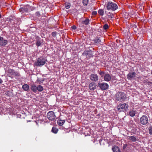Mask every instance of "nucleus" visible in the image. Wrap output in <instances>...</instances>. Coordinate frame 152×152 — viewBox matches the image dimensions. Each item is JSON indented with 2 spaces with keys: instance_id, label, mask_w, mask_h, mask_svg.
Wrapping results in <instances>:
<instances>
[{
  "instance_id": "obj_1",
  "label": "nucleus",
  "mask_w": 152,
  "mask_h": 152,
  "mask_svg": "<svg viewBox=\"0 0 152 152\" xmlns=\"http://www.w3.org/2000/svg\"><path fill=\"white\" fill-rule=\"evenodd\" d=\"M106 7L108 10L114 11L118 9V6L116 3L109 1L106 4Z\"/></svg>"
},
{
  "instance_id": "obj_2",
  "label": "nucleus",
  "mask_w": 152,
  "mask_h": 152,
  "mask_svg": "<svg viewBox=\"0 0 152 152\" xmlns=\"http://www.w3.org/2000/svg\"><path fill=\"white\" fill-rule=\"evenodd\" d=\"M116 99L120 102H122L125 100L126 97L125 93L122 92H118L116 94Z\"/></svg>"
},
{
  "instance_id": "obj_3",
  "label": "nucleus",
  "mask_w": 152,
  "mask_h": 152,
  "mask_svg": "<svg viewBox=\"0 0 152 152\" xmlns=\"http://www.w3.org/2000/svg\"><path fill=\"white\" fill-rule=\"evenodd\" d=\"M128 107L129 105L127 103H120L118 105L117 109L119 112H125L127 111Z\"/></svg>"
},
{
  "instance_id": "obj_4",
  "label": "nucleus",
  "mask_w": 152,
  "mask_h": 152,
  "mask_svg": "<svg viewBox=\"0 0 152 152\" xmlns=\"http://www.w3.org/2000/svg\"><path fill=\"white\" fill-rule=\"evenodd\" d=\"M47 61L46 59L42 57L38 58L35 63V65L37 66H40L44 65Z\"/></svg>"
},
{
  "instance_id": "obj_5",
  "label": "nucleus",
  "mask_w": 152,
  "mask_h": 152,
  "mask_svg": "<svg viewBox=\"0 0 152 152\" xmlns=\"http://www.w3.org/2000/svg\"><path fill=\"white\" fill-rule=\"evenodd\" d=\"M140 123L143 125H146L148 122V116L145 115H143L140 119Z\"/></svg>"
},
{
  "instance_id": "obj_6",
  "label": "nucleus",
  "mask_w": 152,
  "mask_h": 152,
  "mask_svg": "<svg viewBox=\"0 0 152 152\" xmlns=\"http://www.w3.org/2000/svg\"><path fill=\"white\" fill-rule=\"evenodd\" d=\"M48 118L51 121L54 120L56 118V115L52 111H49L47 114Z\"/></svg>"
},
{
  "instance_id": "obj_7",
  "label": "nucleus",
  "mask_w": 152,
  "mask_h": 152,
  "mask_svg": "<svg viewBox=\"0 0 152 152\" xmlns=\"http://www.w3.org/2000/svg\"><path fill=\"white\" fill-rule=\"evenodd\" d=\"M98 86L102 90L107 89L109 87L108 84L105 83H99Z\"/></svg>"
},
{
  "instance_id": "obj_8",
  "label": "nucleus",
  "mask_w": 152,
  "mask_h": 152,
  "mask_svg": "<svg viewBox=\"0 0 152 152\" xmlns=\"http://www.w3.org/2000/svg\"><path fill=\"white\" fill-rule=\"evenodd\" d=\"M7 72L10 75L18 77L20 75L19 73L16 71H15L13 69H9L7 71Z\"/></svg>"
},
{
  "instance_id": "obj_9",
  "label": "nucleus",
  "mask_w": 152,
  "mask_h": 152,
  "mask_svg": "<svg viewBox=\"0 0 152 152\" xmlns=\"http://www.w3.org/2000/svg\"><path fill=\"white\" fill-rule=\"evenodd\" d=\"M93 52L91 50L86 51L84 52V53L83 54V55L85 56L86 58L88 59L90 57H91L93 55Z\"/></svg>"
},
{
  "instance_id": "obj_10",
  "label": "nucleus",
  "mask_w": 152,
  "mask_h": 152,
  "mask_svg": "<svg viewBox=\"0 0 152 152\" xmlns=\"http://www.w3.org/2000/svg\"><path fill=\"white\" fill-rule=\"evenodd\" d=\"M9 23L12 25H13L17 24V22L14 16H11L10 18Z\"/></svg>"
},
{
  "instance_id": "obj_11",
  "label": "nucleus",
  "mask_w": 152,
  "mask_h": 152,
  "mask_svg": "<svg viewBox=\"0 0 152 152\" xmlns=\"http://www.w3.org/2000/svg\"><path fill=\"white\" fill-rule=\"evenodd\" d=\"M90 79L92 81L96 82L99 80V77L96 74H91L90 75Z\"/></svg>"
},
{
  "instance_id": "obj_12",
  "label": "nucleus",
  "mask_w": 152,
  "mask_h": 152,
  "mask_svg": "<svg viewBox=\"0 0 152 152\" xmlns=\"http://www.w3.org/2000/svg\"><path fill=\"white\" fill-rule=\"evenodd\" d=\"M97 85L94 82L91 83L89 85V89L92 91H94L96 88Z\"/></svg>"
},
{
  "instance_id": "obj_13",
  "label": "nucleus",
  "mask_w": 152,
  "mask_h": 152,
  "mask_svg": "<svg viewBox=\"0 0 152 152\" xmlns=\"http://www.w3.org/2000/svg\"><path fill=\"white\" fill-rule=\"evenodd\" d=\"M136 76L135 72H132L129 73L127 75V77L129 80H131L134 78Z\"/></svg>"
},
{
  "instance_id": "obj_14",
  "label": "nucleus",
  "mask_w": 152,
  "mask_h": 152,
  "mask_svg": "<svg viewBox=\"0 0 152 152\" xmlns=\"http://www.w3.org/2000/svg\"><path fill=\"white\" fill-rule=\"evenodd\" d=\"M111 77L108 73L105 74L104 77V80L107 82H109L111 80Z\"/></svg>"
},
{
  "instance_id": "obj_15",
  "label": "nucleus",
  "mask_w": 152,
  "mask_h": 152,
  "mask_svg": "<svg viewBox=\"0 0 152 152\" xmlns=\"http://www.w3.org/2000/svg\"><path fill=\"white\" fill-rule=\"evenodd\" d=\"M7 43V40L4 39H0V45L1 46H4L6 45Z\"/></svg>"
},
{
  "instance_id": "obj_16",
  "label": "nucleus",
  "mask_w": 152,
  "mask_h": 152,
  "mask_svg": "<svg viewBox=\"0 0 152 152\" xmlns=\"http://www.w3.org/2000/svg\"><path fill=\"white\" fill-rule=\"evenodd\" d=\"M37 87L36 86L32 84L30 88L31 90L34 92L36 93L37 91Z\"/></svg>"
},
{
  "instance_id": "obj_17",
  "label": "nucleus",
  "mask_w": 152,
  "mask_h": 152,
  "mask_svg": "<svg viewBox=\"0 0 152 152\" xmlns=\"http://www.w3.org/2000/svg\"><path fill=\"white\" fill-rule=\"evenodd\" d=\"M19 11L22 13H24L26 12H27L28 11V9L25 7H21L19 9Z\"/></svg>"
},
{
  "instance_id": "obj_18",
  "label": "nucleus",
  "mask_w": 152,
  "mask_h": 152,
  "mask_svg": "<svg viewBox=\"0 0 152 152\" xmlns=\"http://www.w3.org/2000/svg\"><path fill=\"white\" fill-rule=\"evenodd\" d=\"M136 111L131 110L129 112V115L131 117H133L135 116L136 114Z\"/></svg>"
},
{
  "instance_id": "obj_19",
  "label": "nucleus",
  "mask_w": 152,
  "mask_h": 152,
  "mask_svg": "<svg viewBox=\"0 0 152 152\" xmlns=\"http://www.w3.org/2000/svg\"><path fill=\"white\" fill-rule=\"evenodd\" d=\"M127 139L131 140L132 142H135L136 141V138L134 136H128Z\"/></svg>"
},
{
  "instance_id": "obj_20",
  "label": "nucleus",
  "mask_w": 152,
  "mask_h": 152,
  "mask_svg": "<svg viewBox=\"0 0 152 152\" xmlns=\"http://www.w3.org/2000/svg\"><path fill=\"white\" fill-rule=\"evenodd\" d=\"M112 150L113 152H121L119 148L117 146H114L112 148Z\"/></svg>"
},
{
  "instance_id": "obj_21",
  "label": "nucleus",
  "mask_w": 152,
  "mask_h": 152,
  "mask_svg": "<svg viewBox=\"0 0 152 152\" xmlns=\"http://www.w3.org/2000/svg\"><path fill=\"white\" fill-rule=\"evenodd\" d=\"M82 21H83V23L85 25L87 26L88 25L90 21L88 18H86L83 20Z\"/></svg>"
},
{
  "instance_id": "obj_22",
  "label": "nucleus",
  "mask_w": 152,
  "mask_h": 152,
  "mask_svg": "<svg viewBox=\"0 0 152 152\" xmlns=\"http://www.w3.org/2000/svg\"><path fill=\"white\" fill-rule=\"evenodd\" d=\"M29 86L27 84H25L22 86V88L25 91H28L29 89Z\"/></svg>"
},
{
  "instance_id": "obj_23",
  "label": "nucleus",
  "mask_w": 152,
  "mask_h": 152,
  "mask_svg": "<svg viewBox=\"0 0 152 152\" xmlns=\"http://www.w3.org/2000/svg\"><path fill=\"white\" fill-rule=\"evenodd\" d=\"M65 122V120H61V119H59L58 121V125L60 126H62L63 124Z\"/></svg>"
},
{
  "instance_id": "obj_24",
  "label": "nucleus",
  "mask_w": 152,
  "mask_h": 152,
  "mask_svg": "<svg viewBox=\"0 0 152 152\" xmlns=\"http://www.w3.org/2000/svg\"><path fill=\"white\" fill-rule=\"evenodd\" d=\"M37 91H38L39 92H41L44 89L43 86L40 85H39L37 86Z\"/></svg>"
},
{
  "instance_id": "obj_25",
  "label": "nucleus",
  "mask_w": 152,
  "mask_h": 152,
  "mask_svg": "<svg viewBox=\"0 0 152 152\" xmlns=\"http://www.w3.org/2000/svg\"><path fill=\"white\" fill-rule=\"evenodd\" d=\"M58 131V129L56 127H53L51 131L53 133L56 134Z\"/></svg>"
},
{
  "instance_id": "obj_26",
  "label": "nucleus",
  "mask_w": 152,
  "mask_h": 152,
  "mask_svg": "<svg viewBox=\"0 0 152 152\" xmlns=\"http://www.w3.org/2000/svg\"><path fill=\"white\" fill-rule=\"evenodd\" d=\"M98 13L101 16H102L104 14V12L102 9H100L98 11Z\"/></svg>"
},
{
  "instance_id": "obj_27",
  "label": "nucleus",
  "mask_w": 152,
  "mask_h": 152,
  "mask_svg": "<svg viewBox=\"0 0 152 152\" xmlns=\"http://www.w3.org/2000/svg\"><path fill=\"white\" fill-rule=\"evenodd\" d=\"M89 1V0H83V3L84 5L86 6L88 4Z\"/></svg>"
},
{
  "instance_id": "obj_28",
  "label": "nucleus",
  "mask_w": 152,
  "mask_h": 152,
  "mask_svg": "<svg viewBox=\"0 0 152 152\" xmlns=\"http://www.w3.org/2000/svg\"><path fill=\"white\" fill-rule=\"evenodd\" d=\"M71 7L70 4L69 3H65V7L66 9H69Z\"/></svg>"
},
{
  "instance_id": "obj_29",
  "label": "nucleus",
  "mask_w": 152,
  "mask_h": 152,
  "mask_svg": "<svg viewBox=\"0 0 152 152\" xmlns=\"http://www.w3.org/2000/svg\"><path fill=\"white\" fill-rule=\"evenodd\" d=\"M79 24L80 27L83 28L85 27L84 25H85L83 23V21H82L79 22Z\"/></svg>"
},
{
  "instance_id": "obj_30",
  "label": "nucleus",
  "mask_w": 152,
  "mask_h": 152,
  "mask_svg": "<svg viewBox=\"0 0 152 152\" xmlns=\"http://www.w3.org/2000/svg\"><path fill=\"white\" fill-rule=\"evenodd\" d=\"M93 40L94 41L95 43H99L101 41V40L99 39H95Z\"/></svg>"
},
{
  "instance_id": "obj_31",
  "label": "nucleus",
  "mask_w": 152,
  "mask_h": 152,
  "mask_svg": "<svg viewBox=\"0 0 152 152\" xmlns=\"http://www.w3.org/2000/svg\"><path fill=\"white\" fill-rule=\"evenodd\" d=\"M108 28L109 26L108 25L106 24L104 25L103 27V28L104 30H106Z\"/></svg>"
},
{
  "instance_id": "obj_32",
  "label": "nucleus",
  "mask_w": 152,
  "mask_h": 152,
  "mask_svg": "<svg viewBox=\"0 0 152 152\" xmlns=\"http://www.w3.org/2000/svg\"><path fill=\"white\" fill-rule=\"evenodd\" d=\"M149 133L150 134H152V126H151L149 128Z\"/></svg>"
},
{
  "instance_id": "obj_33",
  "label": "nucleus",
  "mask_w": 152,
  "mask_h": 152,
  "mask_svg": "<svg viewBox=\"0 0 152 152\" xmlns=\"http://www.w3.org/2000/svg\"><path fill=\"white\" fill-rule=\"evenodd\" d=\"M105 72L104 71H100L99 74L100 75L101 77H103V76L105 74Z\"/></svg>"
},
{
  "instance_id": "obj_34",
  "label": "nucleus",
  "mask_w": 152,
  "mask_h": 152,
  "mask_svg": "<svg viewBox=\"0 0 152 152\" xmlns=\"http://www.w3.org/2000/svg\"><path fill=\"white\" fill-rule=\"evenodd\" d=\"M35 15L37 17H39L41 15L39 12H37L35 13Z\"/></svg>"
},
{
  "instance_id": "obj_35",
  "label": "nucleus",
  "mask_w": 152,
  "mask_h": 152,
  "mask_svg": "<svg viewBox=\"0 0 152 152\" xmlns=\"http://www.w3.org/2000/svg\"><path fill=\"white\" fill-rule=\"evenodd\" d=\"M41 45V42L38 39L37 41L36 45L37 46H39Z\"/></svg>"
},
{
  "instance_id": "obj_36",
  "label": "nucleus",
  "mask_w": 152,
  "mask_h": 152,
  "mask_svg": "<svg viewBox=\"0 0 152 152\" xmlns=\"http://www.w3.org/2000/svg\"><path fill=\"white\" fill-rule=\"evenodd\" d=\"M57 33L56 32H53L52 33V35L54 37H56Z\"/></svg>"
},
{
  "instance_id": "obj_37",
  "label": "nucleus",
  "mask_w": 152,
  "mask_h": 152,
  "mask_svg": "<svg viewBox=\"0 0 152 152\" xmlns=\"http://www.w3.org/2000/svg\"><path fill=\"white\" fill-rule=\"evenodd\" d=\"M109 14H110V15H109V14L108 15V16L109 17V18H112L113 17V15L112 14H111L110 13H109Z\"/></svg>"
},
{
  "instance_id": "obj_38",
  "label": "nucleus",
  "mask_w": 152,
  "mask_h": 152,
  "mask_svg": "<svg viewBox=\"0 0 152 152\" xmlns=\"http://www.w3.org/2000/svg\"><path fill=\"white\" fill-rule=\"evenodd\" d=\"M127 146V145L126 144H124L123 146V150H124L126 148Z\"/></svg>"
},
{
  "instance_id": "obj_39",
  "label": "nucleus",
  "mask_w": 152,
  "mask_h": 152,
  "mask_svg": "<svg viewBox=\"0 0 152 152\" xmlns=\"http://www.w3.org/2000/svg\"><path fill=\"white\" fill-rule=\"evenodd\" d=\"M71 28L72 30H75L76 29L77 27L76 26L74 25L72 26Z\"/></svg>"
},
{
  "instance_id": "obj_40",
  "label": "nucleus",
  "mask_w": 152,
  "mask_h": 152,
  "mask_svg": "<svg viewBox=\"0 0 152 152\" xmlns=\"http://www.w3.org/2000/svg\"><path fill=\"white\" fill-rule=\"evenodd\" d=\"M97 12L96 11H94L92 12V15H95L97 14Z\"/></svg>"
},
{
  "instance_id": "obj_41",
  "label": "nucleus",
  "mask_w": 152,
  "mask_h": 152,
  "mask_svg": "<svg viewBox=\"0 0 152 152\" xmlns=\"http://www.w3.org/2000/svg\"><path fill=\"white\" fill-rule=\"evenodd\" d=\"M3 82V80H2V79L0 78V84H1Z\"/></svg>"
},
{
  "instance_id": "obj_42",
  "label": "nucleus",
  "mask_w": 152,
  "mask_h": 152,
  "mask_svg": "<svg viewBox=\"0 0 152 152\" xmlns=\"http://www.w3.org/2000/svg\"><path fill=\"white\" fill-rule=\"evenodd\" d=\"M37 82H39V80H38V79L37 80Z\"/></svg>"
},
{
  "instance_id": "obj_43",
  "label": "nucleus",
  "mask_w": 152,
  "mask_h": 152,
  "mask_svg": "<svg viewBox=\"0 0 152 152\" xmlns=\"http://www.w3.org/2000/svg\"><path fill=\"white\" fill-rule=\"evenodd\" d=\"M1 14H0V18H1Z\"/></svg>"
},
{
  "instance_id": "obj_44",
  "label": "nucleus",
  "mask_w": 152,
  "mask_h": 152,
  "mask_svg": "<svg viewBox=\"0 0 152 152\" xmlns=\"http://www.w3.org/2000/svg\"><path fill=\"white\" fill-rule=\"evenodd\" d=\"M0 38H3L2 37H0Z\"/></svg>"
},
{
  "instance_id": "obj_45",
  "label": "nucleus",
  "mask_w": 152,
  "mask_h": 152,
  "mask_svg": "<svg viewBox=\"0 0 152 152\" xmlns=\"http://www.w3.org/2000/svg\"><path fill=\"white\" fill-rule=\"evenodd\" d=\"M151 74L152 75V72H151Z\"/></svg>"
}]
</instances>
